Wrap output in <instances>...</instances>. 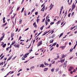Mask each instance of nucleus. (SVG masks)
<instances>
[{
	"label": "nucleus",
	"mask_w": 77,
	"mask_h": 77,
	"mask_svg": "<svg viewBox=\"0 0 77 77\" xmlns=\"http://www.w3.org/2000/svg\"><path fill=\"white\" fill-rule=\"evenodd\" d=\"M42 44V41L41 40L38 42V43L37 44V47H38L39 46H41Z\"/></svg>",
	"instance_id": "obj_1"
},
{
	"label": "nucleus",
	"mask_w": 77,
	"mask_h": 77,
	"mask_svg": "<svg viewBox=\"0 0 77 77\" xmlns=\"http://www.w3.org/2000/svg\"><path fill=\"white\" fill-rule=\"evenodd\" d=\"M75 8V4L74 5V3H73V4L72 5V8L71 9L72 11L73 9H74V8Z\"/></svg>",
	"instance_id": "obj_2"
},
{
	"label": "nucleus",
	"mask_w": 77,
	"mask_h": 77,
	"mask_svg": "<svg viewBox=\"0 0 77 77\" xmlns=\"http://www.w3.org/2000/svg\"><path fill=\"white\" fill-rule=\"evenodd\" d=\"M66 56V55H64V54H63L61 55V59H63V58H64V57H65Z\"/></svg>",
	"instance_id": "obj_3"
},
{
	"label": "nucleus",
	"mask_w": 77,
	"mask_h": 77,
	"mask_svg": "<svg viewBox=\"0 0 77 77\" xmlns=\"http://www.w3.org/2000/svg\"><path fill=\"white\" fill-rule=\"evenodd\" d=\"M44 10H45V5H44L43 8L41 9V11H43V12H44Z\"/></svg>",
	"instance_id": "obj_4"
},
{
	"label": "nucleus",
	"mask_w": 77,
	"mask_h": 77,
	"mask_svg": "<svg viewBox=\"0 0 77 77\" xmlns=\"http://www.w3.org/2000/svg\"><path fill=\"white\" fill-rule=\"evenodd\" d=\"M74 69V67L70 66L69 67V71H71L72 69Z\"/></svg>",
	"instance_id": "obj_5"
},
{
	"label": "nucleus",
	"mask_w": 77,
	"mask_h": 77,
	"mask_svg": "<svg viewBox=\"0 0 77 77\" xmlns=\"http://www.w3.org/2000/svg\"><path fill=\"white\" fill-rule=\"evenodd\" d=\"M4 36H5V35H3V36H2L1 37V38H0V42H1V41H2L3 40V38H4Z\"/></svg>",
	"instance_id": "obj_6"
},
{
	"label": "nucleus",
	"mask_w": 77,
	"mask_h": 77,
	"mask_svg": "<svg viewBox=\"0 0 77 77\" xmlns=\"http://www.w3.org/2000/svg\"><path fill=\"white\" fill-rule=\"evenodd\" d=\"M57 44V42H56L55 43H54L53 44L52 46L50 47V48H51V47H53V46H55V45H56Z\"/></svg>",
	"instance_id": "obj_7"
},
{
	"label": "nucleus",
	"mask_w": 77,
	"mask_h": 77,
	"mask_svg": "<svg viewBox=\"0 0 77 77\" xmlns=\"http://www.w3.org/2000/svg\"><path fill=\"white\" fill-rule=\"evenodd\" d=\"M63 6H62V7H61L60 8V15L61 14V12H62V9H63Z\"/></svg>",
	"instance_id": "obj_8"
},
{
	"label": "nucleus",
	"mask_w": 77,
	"mask_h": 77,
	"mask_svg": "<svg viewBox=\"0 0 77 77\" xmlns=\"http://www.w3.org/2000/svg\"><path fill=\"white\" fill-rule=\"evenodd\" d=\"M66 47V46H60V48H61L62 50H63Z\"/></svg>",
	"instance_id": "obj_9"
},
{
	"label": "nucleus",
	"mask_w": 77,
	"mask_h": 77,
	"mask_svg": "<svg viewBox=\"0 0 77 77\" xmlns=\"http://www.w3.org/2000/svg\"><path fill=\"white\" fill-rule=\"evenodd\" d=\"M44 64L46 66H48V65H49L48 63H46L45 61L44 62Z\"/></svg>",
	"instance_id": "obj_10"
},
{
	"label": "nucleus",
	"mask_w": 77,
	"mask_h": 77,
	"mask_svg": "<svg viewBox=\"0 0 77 77\" xmlns=\"http://www.w3.org/2000/svg\"><path fill=\"white\" fill-rule=\"evenodd\" d=\"M13 56V55H12L8 59L7 61V62H8V60H11V59H12V57Z\"/></svg>",
	"instance_id": "obj_11"
},
{
	"label": "nucleus",
	"mask_w": 77,
	"mask_h": 77,
	"mask_svg": "<svg viewBox=\"0 0 77 77\" xmlns=\"http://www.w3.org/2000/svg\"><path fill=\"white\" fill-rule=\"evenodd\" d=\"M31 50H30L29 51V52H30L29 53H31V51H32L33 50H32V49H33V46H32L31 48Z\"/></svg>",
	"instance_id": "obj_12"
},
{
	"label": "nucleus",
	"mask_w": 77,
	"mask_h": 77,
	"mask_svg": "<svg viewBox=\"0 0 77 77\" xmlns=\"http://www.w3.org/2000/svg\"><path fill=\"white\" fill-rule=\"evenodd\" d=\"M48 68H45L44 69L43 71H47V70H48Z\"/></svg>",
	"instance_id": "obj_13"
},
{
	"label": "nucleus",
	"mask_w": 77,
	"mask_h": 77,
	"mask_svg": "<svg viewBox=\"0 0 77 77\" xmlns=\"http://www.w3.org/2000/svg\"><path fill=\"white\" fill-rule=\"evenodd\" d=\"M65 59H64L63 60H61L60 61V62L61 63H63V62H64V61H65Z\"/></svg>",
	"instance_id": "obj_14"
},
{
	"label": "nucleus",
	"mask_w": 77,
	"mask_h": 77,
	"mask_svg": "<svg viewBox=\"0 0 77 77\" xmlns=\"http://www.w3.org/2000/svg\"><path fill=\"white\" fill-rule=\"evenodd\" d=\"M66 67V63H64V65H63V68H65Z\"/></svg>",
	"instance_id": "obj_15"
},
{
	"label": "nucleus",
	"mask_w": 77,
	"mask_h": 77,
	"mask_svg": "<svg viewBox=\"0 0 77 77\" xmlns=\"http://www.w3.org/2000/svg\"><path fill=\"white\" fill-rule=\"evenodd\" d=\"M44 64H41V65L40 66V67H42V68H44Z\"/></svg>",
	"instance_id": "obj_16"
},
{
	"label": "nucleus",
	"mask_w": 77,
	"mask_h": 77,
	"mask_svg": "<svg viewBox=\"0 0 77 77\" xmlns=\"http://www.w3.org/2000/svg\"><path fill=\"white\" fill-rule=\"evenodd\" d=\"M21 22H22V20H21V19H20V20L19 21V24H20L21 23Z\"/></svg>",
	"instance_id": "obj_17"
},
{
	"label": "nucleus",
	"mask_w": 77,
	"mask_h": 77,
	"mask_svg": "<svg viewBox=\"0 0 77 77\" xmlns=\"http://www.w3.org/2000/svg\"><path fill=\"white\" fill-rule=\"evenodd\" d=\"M23 57L24 58H26V57H27V55L26 54H25L24 55H23Z\"/></svg>",
	"instance_id": "obj_18"
},
{
	"label": "nucleus",
	"mask_w": 77,
	"mask_h": 77,
	"mask_svg": "<svg viewBox=\"0 0 77 77\" xmlns=\"http://www.w3.org/2000/svg\"><path fill=\"white\" fill-rule=\"evenodd\" d=\"M14 34L12 33L11 35V38L14 37Z\"/></svg>",
	"instance_id": "obj_19"
},
{
	"label": "nucleus",
	"mask_w": 77,
	"mask_h": 77,
	"mask_svg": "<svg viewBox=\"0 0 77 77\" xmlns=\"http://www.w3.org/2000/svg\"><path fill=\"white\" fill-rule=\"evenodd\" d=\"M6 44H5L2 45V47H3V48H5V47H6Z\"/></svg>",
	"instance_id": "obj_20"
},
{
	"label": "nucleus",
	"mask_w": 77,
	"mask_h": 77,
	"mask_svg": "<svg viewBox=\"0 0 77 77\" xmlns=\"http://www.w3.org/2000/svg\"><path fill=\"white\" fill-rule=\"evenodd\" d=\"M24 16H27L26 15V11H24Z\"/></svg>",
	"instance_id": "obj_21"
},
{
	"label": "nucleus",
	"mask_w": 77,
	"mask_h": 77,
	"mask_svg": "<svg viewBox=\"0 0 77 77\" xmlns=\"http://www.w3.org/2000/svg\"><path fill=\"white\" fill-rule=\"evenodd\" d=\"M44 26H43L42 27H41L40 28V29L41 30H42V29H43V28H44Z\"/></svg>",
	"instance_id": "obj_22"
},
{
	"label": "nucleus",
	"mask_w": 77,
	"mask_h": 77,
	"mask_svg": "<svg viewBox=\"0 0 77 77\" xmlns=\"http://www.w3.org/2000/svg\"><path fill=\"white\" fill-rule=\"evenodd\" d=\"M54 68H53L51 69V72H54Z\"/></svg>",
	"instance_id": "obj_23"
},
{
	"label": "nucleus",
	"mask_w": 77,
	"mask_h": 77,
	"mask_svg": "<svg viewBox=\"0 0 77 77\" xmlns=\"http://www.w3.org/2000/svg\"><path fill=\"white\" fill-rule=\"evenodd\" d=\"M15 41H14V42H12V43L11 44V45H14V44H15Z\"/></svg>",
	"instance_id": "obj_24"
},
{
	"label": "nucleus",
	"mask_w": 77,
	"mask_h": 77,
	"mask_svg": "<svg viewBox=\"0 0 77 77\" xmlns=\"http://www.w3.org/2000/svg\"><path fill=\"white\" fill-rule=\"evenodd\" d=\"M62 71H61V70H60L58 72V73L59 74H62Z\"/></svg>",
	"instance_id": "obj_25"
},
{
	"label": "nucleus",
	"mask_w": 77,
	"mask_h": 77,
	"mask_svg": "<svg viewBox=\"0 0 77 77\" xmlns=\"http://www.w3.org/2000/svg\"><path fill=\"white\" fill-rule=\"evenodd\" d=\"M63 33H61L60 34V36H59V38H60V37H61V36H62V35H63Z\"/></svg>",
	"instance_id": "obj_26"
},
{
	"label": "nucleus",
	"mask_w": 77,
	"mask_h": 77,
	"mask_svg": "<svg viewBox=\"0 0 77 77\" xmlns=\"http://www.w3.org/2000/svg\"><path fill=\"white\" fill-rule=\"evenodd\" d=\"M46 32H47V31L45 32H44V34H42V36H44V35H45V34H47V33H46Z\"/></svg>",
	"instance_id": "obj_27"
},
{
	"label": "nucleus",
	"mask_w": 77,
	"mask_h": 77,
	"mask_svg": "<svg viewBox=\"0 0 77 77\" xmlns=\"http://www.w3.org/2000/svg\"><path fill=\"white\" fill-rule=\"evenodd\" d=\"M24 8H23L22 11H21V13H22L23 11H24Z\"/></svg>",
	"instance_id": "obj_28"
},
{
	"label": "nucleus",
	"mask_w": 77,
	"mask_h": 77,
	"mask_svg": "<svg viewBox=\"0 0 77 77\" xmlns=\"http://www.w3.org/2000/svg\"><path fill=\"white\" fill-rule=\"evenodd\" d=\"M39 20H40V19H37L36 21H37V23H38V22L39 21Z\"/></svg>",
	"instance_id": "obj_29"
},
{
	"label": "nucleus",
	"mask_w": 77,
	"mask_h": 77,
	"mask_svg": "<svg viewBox=\"0 0 77 77\" xmlns=\"http://www.w3.org/2000/svg\"><path fill=\"white\" fill-rule=\"evenodd\" d=\"M73 49H74V48H73L72 49H70L69 50V51H70V53H71V51H72V50H73Z\"/></svg>",
	"instance_id": "obj_30"
},
{
	"label": "nucleus",
	"mask_w": 77,
	"mask_h": 77,
	"mask_svg": "<svg viewBox=\"0 0 77 77\" xmlns=\"http://www.w3.org/2000/svg\"><path fill=\"white\" fill-rule=\"evenodd\" d=\"M52 65L50 63L49 64V68H50V67H51Z\"/></svg>",
	"instance_id": "obj_31"
},
{
	"label": "nucleus",
	"mask_w": 77,
	"mask_h": 77,
	"mask_svg": "<svg viewBox=\"0 0 77 77\" xmlns=\"http://www.w3.org/2000/svg\"><path fill=\"white\" fill-rule=\"evenodd\" d=\"M55 36H56V34H54L53 35H52V38H54V37H55Z\"/></svg>",
	"instance_id": "obj_32"
},
{
	"label": "nucleus",
	"mask_w": 77,
	"mask_h": 77,
	"mask_svg": "<svg viewBox=\"0 0 77 77\" xmlns=\"http://www.w3.org/2000/svg\"><path fill=\"white\" fill-rule=\"evenodd\" d=\"M59 23H60V20H59L58 21L57 23V25H58V24H59Z\"/></svg>",
	"instance_id": "obj_33"
},
{
	"label": "nucleus",
	"mask_w": 77,
	"mask_h": 77,
	"mask_svg": "<svg viewBox=\"0 0 77 77\" xmlns=\"http://www.w3.org/2000/svg\"><path fill=\"white\" fill-rule=\"evenodd\" d=\"M20 7H18L17 8V11H18V10H19V9H20Z\"/></svg>",
	"instance_id": "obj_34"
},
{
	"label": "nucleus",
	"mask_w": 77,
	"mask_h": 77,
	"mask_svg": "<svg viewBox=\"0 0 77 77\" xmlns=\"http://www.w3.org/2000/svg\"><path fill=\"white\" fill-rule=\"evenodd\" d=\"M17 57V56L15 57H14V58H12V60H14Z\"/></svg>",
	"instance_id": "obj_35"
},
{
	"label": "nucleus",
	"mask_w": 77,
	"mask_h": 77,
	"mask_svg": "<svg viewBox=\"0 0 77 77\" xmlns=\"http://www.w3.org/2000/svg\"><path fill=\"white\" fill-rule=\"evenodd\" d=\"M77 44H76L74 46V48H74V49H75V47H76V46H77Z\"/></svg>",
	"instance_id": "obj_36"
},
{
	"label": "nucleus",
	"mask_w": 77,
	"mask_h": 77,
	"mask_svg": "<svg viewBox=\"0 0 77 77\" xmlns=\"http://www.w3.org/2000/svg\"><path fill=\"white\" fill-rule=\"evenodd\" d=\"M4 57H5V55L1 57V58H0L1 60H2V59Z\"/></svg>",
	"instance_id": "obj_37"
},
{
	"label": "nucleus",
	"mask_w": 77,
	"mask_h": 77,
	"mask_svg": "<svg viewBox=\"0 0 77 77\" xmlns=\"http://www.w3.org/2000/svg\"><path fill=\"white\" fill-rule=\"evenodd\" d=\"M54 22H51L50 23V25H52V24H54Z\"/></svg>",
	"instance_id": "obj_38"
},
{
	"label": "nucleus",
	"mask_w": 77,
	"mask_h": 77,
	"mask_svg": "<svg viewBox=\"0 0 77 77\" xmlns=\"http://www.w3.org/2000/svg\"><path fill=\"white\" fill-rule=\"evenodd\" d=\"M45 24L46 26H47V25L48 24V22H47V21H46L45 22Z\"/></svg>",
	"instance_id": "obj_39"
},
{
	"label": "nucleus",
	"mask_w": 77,
	"mask_h": 77,
	"mask_svg": "<svg viewBox=\"0 0 77 77\" xmlns=\"http://www.w3.org/2000/svg\"><path fill=\"white\" fill-rule=\"evenodd\" d=\"M38 12H36L35 13V15H38Z\"/></svg>",
	"instance_id": "obj_40"
},
{
	"label": "nucleus",
	"mask_w": 77,
	"mask_h": 77,
	"mask_svg": "<svg viewBox=\"0 0 77 77\" xmlns=\"http://www.w3.org/2000/svg\"><path fill=\"white\" fill-rule=\"evenodd\" d=\"M65 14L64 17V18H65V17L66 16V14H67V11H66V13Z\"/></svg>",
	"instance_id": "obj_41"
},
{
	"label": "nucleus",
	"mask_w": 77,
	"mask_h": 77,
	"mask_svg": "<svg viewBox=\"0 0 77 77\" xmlns=\"http://www.w3.org/2000/svg\"><path fill=\"white\" fill-rule=\"evenodd\" d=\"M22 60H25V58H24V57H22Z\"/></svg>",
	"instance_id": "obj_42"
},
{
	"label": "nucleus",
	"mask_w": 77,
	"mask_h": 77,
	"mask_svg": "<svg viewBox=\"0 0 77 77\" xmlns=\"http://www.w3.org/2000/svg\"><path fill=\"white\" fill-rule=\"evenodd\" d=\"M74 12H73L72 13V14L71 15L72 16H73V15H74Z\"/></svg>",
	"instance_id": "obj_43"
},
{
	"label": "nucleus",
	"mask_w": 77,
	"mask_h": 77,
	"mask_svg": "<svg viewBox=\"0 0 77 77\" xmlns=\"http://www.w3.org/2000/svg\"><path fill=\"white\" fill-rule=\"evenodd\" d=\"M9 47H8V48H6V51H8L9 50Z\"/></svg>",
	"instance_id": "obj_44"
},
{
	"label": "nucleus",
	"mask_w": 77,
	"mask_h": 77,
	"mask_svg": "<svg viewBox=\"0 0 77 77\" xmlns=\"http://www.w3.org/2000/svg\"><path fill=\"white\" fill-rule=\"evenodd\" d=\"M70 15H71V13H69L68 15V17H70Z\"/></svg>",
	"instance_id": "obj_45"
},
{
	"label": "nucleus",
	"mask_w": 77,
	"mask_h": 77,
	"mask_svg": "<svg viewBox=\"0 0 77 77\" xmlns=\"http://www.w3.org/2000/svg\"><path fill=\"white\" fill-rule=\"evenodd\" d=\"M59 69L57 68L55 70L56 71V72H57V71H58V70H59Z\"/></svg>",
	"instance_id": "obj_46"
},
{
	"label": "nucleus",
	"mask_w": 77,
	"mask_h": 77,
	"mask_svg": "<svg viewBox=\"0 0 77 77\" xmlns=\"http://www.w3.org/2000/svg\"><path fill=\"white\" fill-rule=\"evenodd\" d=\"M3 65V62H2L0 63V65Z\"/></svg>",
	"instance_id": "obj_47"
},
{
	"label": "nucleus",
	"mask_w": 77,
	"mask_h": 77,
	"mask_svg": "<svg viewBox=\"0 0 77 77\" xmlns=\"http://www.w3.org/2000/svg\"><path fill=\"white\" fill-rule=\"evenodd\" d=\"M73 72H76V70H75V69H74L73 70Z\"/></svg>",
	"instance_id": "obj_48"
},
{
	"label": "nucleus",
	"mask_w": 77,
	"mask_h": 77,
	"mask_svg": "<svg viewBox=\"0 0 77 77\" xmlns=\"http://www.w3.org/2000/svg\"><path fill=\"white\" fill-rule=\"evenodd\" d=\"M2 44L1 45V46L3 45L4 44V42H2Z\"/></svg>",
	"instance_id": "obj_49"
},
{
	"label": "nucleus",
	"mask_w": 77,
	"mask_h": 77,
	"mask_svg": "<svg viewBox=\"0 0 77 77\" xmlns=\"http://www.w3.org/2000/svg\"><path fill=\"white\" fill-rule=\"evenodd\" d=\"M45 18H44L42 20V23H43V22H44V21H45Z\"/></svg>",
	"instance_id": "obj_50"
},
{
	"label": "nucleus",
	"mask_w": 77,
	"mask_h": 77,
	"mask_svg": "<svg viewBox=\"0 0 77 77\" xmlns=\"http://www.w3.org/2000/svg\"><path fill=\"white\" fill-rule=\"evenodd\" d=\"M24 0H22L21 2V4H23V2H24Z\"/></svg>",
	"instance_id": "obj_51"
},
{
	"label": "nucleus",
	"mask_w": 77,
	"mask_h": 77,
	"mask_svg": "<svg viewBox=\"0 0 77 77\" xmlns=\"http://www.w3.org/2000/svg\"><path fill=\"white\" fill-rule=\"evenodd\" d=\"M42 31H41V32H40V33H39L38 34L39 35H40V34H41V33H42Z\"/></svg>",
	"instance_id": "obj_52"
},
{
	"label": "nucleus",
	"mask_w": 77,
	"mask_h": 77,
	"mask_svg": "<svg viewBox=\"0 0 77 77\" xmlns=\"http://www.w3.org/2000/svg\"><path fill=\"white\" fill-rule=\"evenodd\" d=\"M44 6V4H43L42 5H41V7H43V6Z\"/></svg>",
	"instance_id": "obj_53"
},
{
	"label": "nucleus",
	"mask_w": 77,
	"mask_h": 77,
	"mask_svg": "<svg viewBox=\"0 0 77 77\" xmlns=\"http://www.w3.org/2000/svg\"><path fill=\"white\" fill-rule=\"evenodd\" d=\"M8 24V23H6L5 24H4V26H5V25H6V24Z\"/></svg>",
	"instance_id": "obj_54"
},
{
	"label": "nucleus",
	"mask_w": 77,
	"mask_h": 77,
	"mask_svg": "<svg viewBox=\"0 0 77 77\" xmlns=\"http://www.w3.org/2000/svg\"><path fill=\"white\" fill-rule=\"evenodd\" d=\"M18 28H17L16 29V30L15 32H17V31H18Z\"/></svg>",
	"instance_id": "obj_55"
},
{
	"label": "nucleus",
	"mask_w": 77,
	"mask_h": 77,
	"mask_svg": "<svg viewBox=\"0 0 77 77\" xmlns=\"http://www.w3.org/2000/svg\"><path fill=\"white\" fill-rule=\"evenodd\" d=\"M22 71V69H20L18 71V72H19L20 71Z\"/></svg>",
	"instance_id": "obj_56"
},
{
	"label": "nucleus",
	"mask_w": 77,
	"mask_h": 77,
	"mask_svg": "<svg viewBox=\"0 0 77 77\" xmlns=\"http://www.w3.org/2000/svg\"><path fill=\"white\" fill-rule=\"evenodd\" d=\"M35 8H34V9L32 10V12H33L34 11H35Z\"/></svg>",
	"instance_id": "obj_57"
},
{
	"label": "nucleus",
	"mask_w": 77,
	"mask_h": 77,
	"mask_svg": "<svg viewBox=\"0 0 77 77\" xmlns=\"http://www.w3.org/2000/svg\"><path fill=\"white\" fill-rule=\"evenodd\" d=\"M29 29V28H27L25 30V31H27Z\"/></svg>",
	"instance_id": "obj_58"
},
{
	"label": "nucleus",
	"mask_w": 77,
	"mask_h": 77,
	"mask_svg": "<svg viewBox=\"0 0 77 77\" xmlns=\"http://www.w3.org/2000/svg\"><path fill=\"white\" fill-rule=\"evenodd\" d=\"M51 32H52V33H51V34H52V33H54V31H53V30H52L51 31Z\"/></svg>",
	"instance_id": "obj_59"
},
{
	"label": "nucleus",
	"mask_w": 77,
	"mask_h": 77,
	"mask_svg": "<svg viewBox=\"0 0 77 77\" xmlns=\"http://www.w3.org/2000/svg\"><path fill=\"white\" fill-rule=\"evenodd\" d=\"M59 47V44H57L56 45V47Z\"/></svg>",
	"instance_id": "obj_60"
},
{
	"label": "nucleus",
	"mask_w": 77,
	"mask_h": 77,
	"mask_svg": "<svg viewBox=\"0 0 77 77\" xmlns=\"http://www.w3.org/2000/svg\"><path fill=\"white\" fill-rule=\"evenodd\" d=\"M57 59H59V55H58L57 56Z\"/></svg>",
	"instance_id": "obj_61"
},
{
	"label": "nucleus",
	"mask_w": 77,
	"mask_h": 77,
	"mask_svg": "<svg viewBox=\"0 0 77 77\" xmlns=\"http://www.w3.org/2000/svg\"><path fill=\"white\" fill-rule=\"evenodd\" d=\"M21 38V36H20L19 38V40H20Z\"/></svg>",
	"instance_id": "obj_62"
},
{
	"label": "nucleus",
	"mask_w": 77,
	"mask_h": 77,
	"mask_svg": "<svg viewBox=\"0 0 77 77\" xmlns=\"http://www.w3.org/2000/svg\"><path fill=\"white\" fill-rule=\"evenodd\" d=\"M54 41V40H52L51 42H50V43H52Z\"/></svg>",
	"instance_id": "obj_63"
},
{
	"label": "nucleus",
	"mask_w": 77,
	"mask_h": 77,
	"mask_svg": "<svg viewBox=\"0 0 77 77\" xmlns=\"http://www.w3.org/2000/svg\"><path fill=\"white\" fill-rule=\"evenodd\" d=\"M35 24H36V23L35 22L34 23H33V26H35Z\"/></svg>",
	"instance_id": "obj_64"
}]
</instances>
